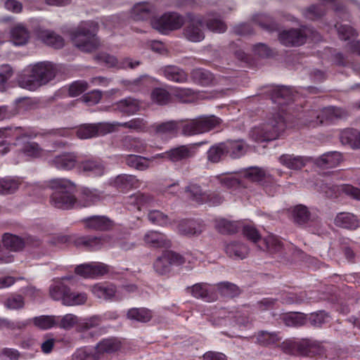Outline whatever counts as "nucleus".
Masks as SVG:
<instances>
[{
	"mask_svg": "<svg viewBox=\"0 0 360 360\" xmlns=\"http://www.w3.org/2000/svg\"><path fill=\"white\" fill-rule=\"evenodd\" d=\"M266 93L271 96L272 101L278 104V112L271 113L266 121L258 127L252 129L250 137L255 141L264 142L278 139L286 129L284 113H287L285 107L294 100L292 90L284 86H267Z\"/></svg>",
	"mask_w": 360,
	"mask_h": 360,
	"instance_id": "nucleus-1",
	"label": "nucleus"
},
{
	"mask_svg": "<svg viewBox=\"0 0 360 360\" xmlns=\"http://www.w3.org/2000/svg\"><path fill=\"white\" fill-rule=\"evenodd\" d=\"M56 244L73 245L85 251H97L103 248H119L127 251L135 247V242L130 234L120 236L103 234L94 235H58L54 238Z\"/></svg>",
	"mask_w": 360,
	"mask_h": 360,
	"instance_id": "nucleus-2",
	"label": "nucleus"
},
{
	"mask_svg": "<svg viewBox=\"0 0 360 360\" xmlns=\"http://www.w3.org/2000/svg\"><path fill=\"white\" fill-rule=\"evenodd\" d=\"M153 14V4L142 2L133 7L130 18L134 21L150 20L152 27L162 34L180 29L186 22L184 16L176 12L165 13L158 18H154Z\"/></svg>",
	"mask_w": 360,
	"mask_h": 360,
	"instance_id": "nucleus-3",
	"label": "nucleus"
},
{
	"mask_svg": "<svg viewBox=\"0 0 360 360\" xmlns=\"http://www.w3.org/2000/svg\"><path fill=\"white\" fill-rule=\"evenodd\" d=\"M56 76V70L50 62H39L30 66L18 82L20 86L30 91L46 84Z\"/></svg>",
	"mask_w": 360,
	"mask_h": 360,
	"instance_id": "nucleus-4",
	"label": "nucleus"
},
{
	"mask_svg": "<svg viewBox=\"0 0 360 360\" xmlns=\"http://www.w3.org/2000/svg\"><path fill=\"white\" fill-rule=\"evenodd\" d=\"M53 190L50 197V203L54 207L69 210L77 202L74 195L75 185L65 179H54L49 181Z\"/></svg>",
	"mask_w": 360,
	"mask_h": 360,
	"instance_id": "nucleus-5",
	"label": "nucleus"
},
{
	"mask_svg": "<svg viewBox=\"0 0 360 360\" xmlns=\"http://www.w3.org/2000/svg\"><path fill=\"white\" fill-rule=\"evenodd\" d=\"M97 24L91 21L82 22L71 32V39L79 50L84 52H92L99 46V40L96 37Z\"/></svg>",
	"mask_w": 360,
	"mask_h": 360,
	"instance_id": "nucleus-6",
	"label": "nucleus"
},
{
	"mask_svg": "<svg viewBox=\"0 0 360 360\" xmlns=\"http://www.w3.org/2000/svg\"><path fill=\"white\" fill-rule=\"evenodd\" d=\"M307 38L312 41H318L320 36L316 30L309 27L284 30L278 36L281 43L286 46L302 45Z\"/></svg>",
	"mask_w": 360,
	"mask_h": 360,
	"instance_id": "nucleus-7",
	"label": "nucleus"
},
{
	"mask_svg": "<svg viewBox=\"0 0 360 360\" xmlns=\"http://www.w3.org/2000/svg\"><path fill=\"white\" fill-rule=\"evenodd\" d=\"M50 295L55 300H61L65 305L73 306L86 302L87 295L84 292L72 291L61 282H56L50 287Z\"/></svg>",
	"mask_w": 360,
	"mask_h": 360,
	"instance_id": "nucleus-8",
	"label": "nucleus"
},
{
	"mask_svg": "<svg viewBox=\"0 0 360 360\" xmlns=\"http://www.w3.org/2000/svg\"><path fill=\"white\" fill-rule=\"evenodd\" d=\"M221 120L214 115H201L184 123L182 134L193 136L207 132L220 124Z\"/></svg>",
	"mask_w": 360,
	"mask_h": 360,
	"instance_id": "nucleus-9",
	"label": "nucleus"
},
{
	"mask_svg": "<svg viewBox=\"0 0 360 360\" xmlns=\"http://www.w3.org/2000/svg\"><path fill=\"white\" fill-rule=\"evenodd\" d=\"M282 350L288 354L310 356L320 353L319 344L313 340H285L281 345Z\"/></svg>",
	"mask_w": 360,
	"mask_h": 360,
	"instance_id": "nucleus-10",
	"label": "nucleus"
},
{
	"mask_svg": "<svg viewBox=\"0 0 360 360\" xmlns=\"http://www.w3.org/2000/svg\"><path fill=\"white\" fill-rule=\"evenodd\" d=\"M225 290V282L217 284L198 283L187 288L193 297L205 302H212L218 299L219 294H223Z\"/></svg>",
	"mask_w": 360,
	"mask_h": 360,
	"instance_id": "nucleus-11",
	"label": "nucleus"
},
{
	"mask_svg": "<svg viewBox=\"0 0 360 360\" xmlns=\"http://www.w3.org/2000/svg\"><path fill=\"white\" fill-rule=\"evenodd\" d=\"M319 187L320 192L330 198H338L342 194L360 200V189L350 184L334 185L328 183H322Z\"/></svg>",
	"mask_w": 360,
	"mask_h": 360,
	"instance_id": "nucleus-12",
	"label": "nucleus"
},
{
	"mask_svg": "<svg viewBox=\"0 0 360 360\" xmlns=\"http://www.w3.org/2000/svg\"><path fill=\"white\" fill-rule=\"evenodd\" d=\"M347 112L341 108L329 106L321 110L320 112H314L312 115L315 120H307L310 126H319L323 123L334 122L347 117Z\"/></svg>",
	"mask_w": 360,
	"mask_h": 360,
	"instance_id": "nucleus-13",
	"label": "nucleus"
},
{
	"mask_svg": "<svg viewBox=\"0 0 360 360\" xmlns=\"http://www.w3.org/2000/svg\"><path fill=\"white\" fill-rule=\"evenodd\" d=\"M187 23L184 29V35L190 41L200 42L205 38L202 31L204 18L189 13L186 15Z\"/></svg>",
	"mask_w": 360,
	"mask_h": 360,
	"instance_id": "nucleus-14",
	"label": "nucleus"
},
{
	"mask_svg": "<svg viewBox=\"0 0 360 360\" xmlns=\"http://www.w3.org/2000/svg\"><path fill=\"white\" fill-rule=\"evenodd\" d=\"M78 170L89 177H101L106 172L104 162L96 157H79Z\"/></svg>",
	"mask_w": 360,
	"mask_h": 360,
	"instance_id": "nucleus-15",
	"label": "nucleus"
},
{
	"mask_svg": "<svg viewBox=\"0 0 360 360\" xmlns=\"http://www.w3.org/2000/svg\"><path fill=\"white\" fill-rule=\"evenodd\" d=\"M185 263L184 257L180 254L166 250L154 262L153 267L157 273L164 275L169 273L171 270V266H180Z\"/></svg>",
	"mask_w": 360,
	"mask_h": 360,
	"instance_id": "nucleus-16",
	"label": "nucleus"
},
{
	"mask_svg": "<svg viewBox=\"0 0 360 360\" xmlns=\"http://www.w3.org/2000/svg\"><path fill=\"white\" fill-rule=\"evenodd\" d=\"M115 131V124L108 122L96 124H84L76 131L79 139H89L95 136H104Z\"/></svg>",
	"mask_w": 360,
	"mask_h": 360,
	"instance_id": "nucleus-17",
	"label": "nucleus"
},
{
	"mask_svg": "<svg viewBox=\"0 0 360 360\" xmlns=\"http://www.w3.org/2000/svg\"><path fill=\"white\" fill-rule=\"evenodd\" d=\"M186 192L189 193V197L193 201L199 204L208 203L215 206L222 202V198L218 194L204 192L200 186L195 184H190L186 186Z\"/></svg>",
	"mask_w": 360,
	"mask_h": 360,
	"instance_id": "nucleus-18",
	"label": "nucleus"
},
{
	"mask_svg": "<svg viewBox=\"0 0 360 360\" xmlns=\"http://www.w3.org/2000/svg\"><path fill=\"white\" fill-rule=\"evenodd\" d=\"M283 172L279 169H264L259 167H250L244 172V176L257 182H271L276 181L274 176L276 175L281 176Z\"/></svg>",
	"mask_w": 360,
	"mask_h": 360,
	"instance_id": "nucleus-19",
	"label": "nucleus"
},
{
	"mask_svg": "<svg viewBox=\"0 0 360 360\" xmlns=\"http://www.w3.org/2000/svg\"><path fill=\"white\" fill-rule=\"evenodd\" d=\"M37 136V133L31 127H8L0 128V146L6 145L4 138L12 137L16 141H19L23 138L34 139Z\"/></svg>",
	"mask_w": 360,
	"mask_h": 360,
	"instance_id": "nucleus-20",
	"label": "nucleus"
},
{
	"mask_svg": "<svg viewBox=\"0 0 360 360\" xmlns=\"http://www.w3.org/2000/svg\"><path fill=\"white\" fill-rule=\"evenodd\" d=\"M92 293L98 298L106 301L116 302L122 300L120 290L110 283L95 284L91 289Z\"/></svg>",
	"mask_w": 360,
	"mask_h": 360,
	"instance_id": "nucleus-21",
	"label": "nucleus"
},
{
	"mask_svg": "<svg viewBox=\"0 0 360 360\" xmlns=\"http://www.w3.org/2000/svg\"><path fill=\"white\" fill-rule=\"evenodd\" d=\"M94 58L99 63L105 64L108 68H115L117 69H126L127 68L134 69L140 64L139 61L133 62L129 58L119 61L115 56L105 52L98 53L95 56Z\"/></svg>",
	"mask_w": 360,
	"mask_h": 360,
	"instance_id": "nucleus-22",
	"label": "nucleus"
},
{
	"mask_svg": "<svg viewBox=\"0 0 360 360\" xmlns=\"http://www.w3.org/2000/svg\"><path fill=\"white\" fill-rule=\"evenodd\" d=\"M176 221V231L183 236H198L205 230V224L201 219H184Z\"/></svg>",
	"mask_w": 360,
	"mask_h": 360,
	"instance_id": "nucleus-23",
	"label": "nucleus"
},
{
	"mask_svg": "<svg viewBox=\"0 0 360 360\" xmlns=\"http://www.w3.org/2000/svg\"><path fill=\"white\" fill-rule=\"evenodd\" d=\"M122 341L116 337H109L101 340L95 347V352L99 359L101 356L111 355L120 351Z\"/></svg>",
	"mask_w": 360,
	"mask_h": 360,
	"instance_id": "nucleus-24",
	"label": "nucleus"
},
{
	"mask_svg": "<svg viewBox=\"0 0 360 360\" xmlns=\"http://www.w3.org/2000/svg\"><path fill=\"white\" fill-rule=\"evenodd\" d=\"M75 271L84 278H94L107 274L108 266L101 262H90L77 266Z\"/></svg>",
	"mask_w": 360,
	"mask_h": 360,
	"instance_id": "nucleus-25",
	"label": "nucleus"
},
{
	"mask_svg": "<svg viewBox=\"0 0 360 360\" xmlns=\"http://www.w3.org/2000/svg\"><path fill=\"white\" fill-rule=\"evenodd\" d=\"M79 157L75 152L62 153L54 157L52 165L59 170L70 171L75 167L78 169Z\"/></svg>",
	"mask_w": 360,
	"mask_h": 360,
	"instance_id": "nucleus-26",
	"label": "nucleus"
},
{
	"mask_svg": "<svg viewBox=\"0 0 360 360\" xmlns=\"http://www.w3.org/2000/svg\"><path fill=\"white\" fill-rule=\"evenodd\" d=\"M182 121L170 120L164 122H156L150 125V133L154 132L159 136H176L179 130L182 131Z\"/></svg>",
	"mask_w": 360,
	"mask_h": 360,
	"instance_id": "nucleus-27",
	"label": "nucleus"
},
{
	"mask_svg": "<svg viewBox=\"0 0 360 360\" xmlns=\"http://www.w3.org/2000/svg\"><path fill=\"white\" fill-rule=\"evenodd\" d=\"M110 184L119 191L126 193L140 187L141 181L134 175L122 174L111 179Z\"/></svg>",
	"mask_w": 360,
	"mask_h": 360,
	"instance_id": "nucleus-28",
	"label": "nucleus"
},
{
	"mask_svg": "<svg viewBox=\"0 0 360 360\" xmlns=\"http://www.w3.org/2000/svg\"><path fill=\"white\" fill-rule=\"evenodd\" d=\"M193 155L194 150L193 148L183 145L172 148L165 153L158 154L157 157L167 158L171 162H176L186 160Z\"/></svg>",
	"mask_w": 360,
	"mask_h": 360,
	"instance_id": "nucleus-29",
	"label": "nucleus"
},
{
	"mask_svg": "<svg viewBox=\"0 0 360 360\" xmlns=\"http://www.w3.org/2000/svg\"><path fill=\"white\" fill-rule=\"evenodd\" d=\"M81 221L87 229L94 231H108L112 226V223L105 216H91L83 218Z\"/></svg>",
	"mask_w": 360,
	"mask_h": 360,
	"instance_id": "nucleus-30",
	"label": "nucleus"
},
{
	"mask_svg": "<svg viewBox=\"0 0 360 360\" xmlns=\"http://www.w3.org/2000/svg\"><path fill=\"white\" fill-rule=\"evenodd\" d=\"M113 108L122 114L130 116L139 110L140 105L136 99L128 97L118 101L113 105Z\"/></svg>",
	"mask_w": 360,
	"mask_h": 360,
	"instance_id": "nucleus-31",
	"label": "nucleus"
},
{
	"mask_svg": "<svg viewBox=\"0 0 360 360\" xmlns=\"http://www.w3.org/2000/svg\"><path fill=\"white\" fill-rule=\"evenodd\" d=\"M143 240L146 244L152 248H169L171 245V241L167 236L159 231H148L145 234Z\"/></svg>",
	"mask_w": 360,
	"mask_h": 360,
	"instance_id": "nucleus-32",
	"label": "nucleus"
},
{
	"mask_svg": "<svg viewBox=\"0 0 360 360\" xmlns=\"http://www.w3.org/2000/svg\"><path fill=\"white\" fill-rule=\"evenodd\" d=\"M334 223L337 226L349 230H354L359 227L357 217L350 212L338 213L334 219Z\"/></svg>",
	"mask_w": 360,
	"mask_h": 360,
	"instance_id": "nucleus-33",
	"label": "nucleus"
},
{
	"mask_svg": "<svg viewBox=\"0 0 360 360\" xmlns=\"http://www.w3.org/2000/svg\"><path fill=\"white\" fill-rule=\"evenodd\" d=\"M280 163L290 169H301L304 167L309 158L304 156L284 154L279 157Z\"/></svg>",
	"mask_w": 360,
	"mask_h": 360,
	"instance_id": "nucleus-34",
	"label": "nucleus"
},
{
	"mask_svg": "<svg viewBox=\"0 0 360 360\" xmlns=\"http://www.w3.org/2000/svg\"><path fill=\"white\" fill-rule=\"evenodd\" d=\"M342 160V155L340 152L331 151L316 158L315 163L320 167L329 168L339 165Z\"/></svg>",
	"mask_w": 360,
	"mask_h": 360,
	"instance_id": "nucleus-35",
	"label": "nucleus"
},
{
	"mask_svg": "<svg viewBox=\"0 0 360 360\" xmlns=\"http://www.w3.org/2000/svg\"><path fill=\"white\" fill-rule=\"evenodd\" d=\"M165 77L172 82L184 83L188 80V74L181 68L175 65H168L162 70Z\"/></svg>",
	"mask_w": 360,
	"mask_h": 360,
	"instance_id": "nucleus-36",
	"label": "nucleus"
},
{
	"mask_svg": "<svg viewBox=\"0 0 360 360\" xmlns=\"http://www.w3.org/2000/svg\"><path fill=\"white\" fill-rule=\"evenodd\" d=\"M340 141L352 149L360 148V131L354 129H346L340 134Z\"/></svg>",
	"mask_w": 360,
	"mask_h": 360,
	"instance_id": "nucleus-37",
	"label": "nucleus"
},
{
	"mask_svg": "<svg viewBox=\"0 0 360 360\" xmlns=\"http://www.w3.org/2000/svg\"><path fill=\"white\" fill-rule=\"evenodd\" d=\"M116 318L117 314L111 312L105 313L103 316L95 315L84 320L83 322L79 323L78 327L79 330L85 331L99 326L103 320L115 319Z\"/></svg>",
	"mask_w": 360,
	"mask_h": 360,
	"instance_id": "nucleus-38",
	"label": "nucleus"
},
{
	"mask_svg": "<svg viewBox=\"0 0 360 360\" xmlns=\"http://www.w3.org/2000/svg\"><path fill=\"white\" fill-rule=\"evenodd\" d=\"M112 124H115V131L117 127L129 129L137 132H150V126L148 127L147 122L141 117H136L125 122H115Z\"/></svg>",
	"mask_w": 360,
	"mask_h": 360,
	"instance_id": "nucleus-39",
	"label": "nucleus"
},
{
	"mask_svg": "<svg viewBox=\"0 0 360 360\" xmlns=\"http://www.w3.org/2000/svg\"><path fill=\"white\" fill-rule=\"evenodd\" d=\"M124 162L131 168L145 171L149 168L151 160L137 155H127L124 156Z\"/></svg>",
	"mask_w": 360,
	"mask_h": 360,
	"instance_id": "nucleus-40",
	"label": "nucleus"
},
{
	"mask_svg": "<svg viewBox=\"0 0 360 360\" xmlns=\"http://www.w3.org/2000/svg\"><path fill=\"white\" fill-rule=\"evenodd\" d=\"M258 246L260 249L274 254L282 249L283 243L277 236L269 234L259 240Z\"/></svg>",
	"mask_w": 360,
	"mask_h": 360,
	"instance_id": "nucleus-41",
	"label": "nucleus"
},
{
	"mask_svg": "<svg viewBox=\"0 0 360 360\" xmlns=\"http://www.w3.org/2000/svg\"><path fill=\"white\" fill-rule=\"evenodd\" d=\"M148 219L151 224L162 227H172L176 222L175 219H171L168 215L156 210L148 212Z\"/></svg>",
	"mask_w": 360,
	"mask_h": 360,
	"instance_id": "nucleus-42",
	"label": "nucleus"
},
{
	"mask_svg": "<svg viewBox=\"0 0 360 360\" xmlns=\"http://www.w3.org/2000/svg\"><path fill=\"white\" fill-rule=\"evenodd\" d=\"M192 80L200 85L208 86L212 84L214 80L213 74L204 68H196L191 73Z\"/></svg>",
	"mask_w": 360,
	"mask_h": 360,
	"instance_id": "nucleus-43",
	"label": "nucleus"
},
{
	"mask_svg": "<svg viewBox=\"0 0 360 360\" xmlns=\"http://www.w3.org/2000/svg\"><path fill=\"white\" fill-rule=\"evenodd\" d=\"M255 337L258 344L266 347L275 345L281 340L279 333L266 330L259 331Z\"/></svg>",
	"mask_w": 360,
	"mask_h": 360,
	"instance_id": "nucleus-44",
	"label": "nucleus"
},
{
	"mask_svg": "<svg viewBox=\"0 0 360 360\" xmlns=\"http://www.w3.org/2000/svg\"><path fill=\"white\" fill-rule=\"evenodd\" d=\"M153 201V198L150 195L142 193H135L129 198V203L140 211L143 208L151 206Z\"/></svg>",
	"mask_w": 360,
	"mask_h": 360,
	"instance_id": "nucleus-45",
	"label": "nucleus"
},
{
	"mask_svg": "<svg viewBox=\"0 0 360 360\" xmlns=\"http://www.w3.org/2000/svg\"><path fill=\"white\" fill-rule=\"evenodd\" d=\"M123 147L129 151L142 153L146 150V144L141 139L127 136L122 140Z\"/></svg>",
	"mask_w": 360,
	"mask_h": 360,
	"instance_id": "nucleus-46",
	"label": "nucleus"
},
{
	"mask_svg": "<svg viewBox=\"0 0 360 360\" xmlns=\"http://www.w3.org/2000/svg\"><path fill=\"white\" fill-rule=\"evenodd\" d=\"M2 243L6 248L12 251H20L25 247V241L22 238L8 233L4 234Z\"/></svg>",
	"mask_w": 360,
	"mask_h": 360,
	"instance_id": "nucleus-47",
	"label": "nucleus"
},
{
	"mask_svg": "<svg viewBox=\"0 0 360 360\" xmlns=\"http://www.w3.org/2000/svg\"><path fill=\"white\" fill-rule=\"evenodd\" d=\"M283 321L288 326L300 327L307 322V317L304 314L290 312L284 315Z\"/></svg>",
	"mask_w": 360,
	"mask_h": 360,
	"instance_id": "nucleus-48",
	"label": "nucleus"
},
{
	"mask_svg": "<svg viewBox=\"0 0 360 360\" xmlns=\"http://www.w3.org/2000/svg\"><path fill=\"white\" fill-rule=\"evenodd\" d=\"M152 316V311L146 308H132L127 312L129 319L143 323L150 321Z\"/></svg>",
	"mask_w": 360,
	"mask_h": 360,
	"instance_id": "nucleus-49",
	"label": "nucleus"
},
{
	"mask_svg": "<svg viewBox=\"0 0 360 360\" xmlns=\"http://www.w3.org/2000/svg\"><path fill=\"white\" fill-rule=\"evenodd\" d=\"M40 37L48 45L56 49H60L64 45L63 38L53 32L45 30L41 32Z\"/></svg>",
	"mask_w": 360,
	"mask_h": 360,
	"instance_id": "nucleus-50",
	"label": "nucleus"
},
{
	"mask_svg": "<svg viewBox=\"0 0 360 360\" xmlns=\"http://www.w3.org/2000/svg\"><path fill=\"white\" fill-rule=\"evenodd\" d=\"M29 37L30 33L23 26H16L11 30V38L15 45L21 46L25 44Z\"/></svg>",
	"mask_w": 360,
	"mask_h": 360,
	"instance_id": "nucleus-51",
	"label": "nucleus"
},
{
	"mask_svg": "<svg viewBox=\"0 0 360 360\" xmlns=\"http://www.w3.org/2000/svg\"><path fill=\"white\" fill-rule=\"evenodd\" d=\"M81 198L84 201L83 206L89 207L101 200V193L97 189L85 188L82 191Z\"/></svg>",
	"mask_w": 360,
	"mask_h": 360,
	"instance_id": "nucleus-52",
	"label": "nucleus"
},
{
	"mask_svg": "<svg viewBox=\"0 0 360 360\" xmlns=\"http://www.w3.org/2000/svg\"><path fill=\"white\" fill-rule=\"evenodd\" d=\"M19 179L4 178L0 179V193L11 194L14 193L19 187Z\"/></svg>",
	"mask_w": 360,
	"mask_h": 360,
	"instance_id": "nucleus-53",
	"label": "nucleus"
},
{
	"mask_svg": "<svg viewBox=\"0 0 360 360\" xmlns=\"http://www.w3.org/2000/svg\"><path fill=\"white\" fill-rule=\"evenodd\" d=\"M326 13V6L323 4H314L309 6L304 11L306 18L316 20L321 18Z\"/></svg>",
	"mask_w": 360,
	"mask_h": 360,
	"instance_id": "nucleus-54",
	"label": "nucleus"
},
{
	"mask_svg": "<svg viewBox=\"0 0 360 360\" xmlns=\"http://www.w3.org/2000/svg\"><path fill=\"white\" fill-rule=\"evenodd\" d=\"M224 153L225 144L223 143L215 144L207 150V160L212 163H217L221 160Z\"/></svg>",
	"mask_w": 360,
	"mask_h": 360,
	"instance_id": "nucleus-55",
	"label": "nucleus"
},
{
	"mask_svg": "<svg viewBox=\"0 0 360 360\" xmlns=\"http://www.w3.org/2000/svg\"><path fill=\"white\" fill-rule=\"evenodd\" d=\"M226 153L232 158H238L245 153L244 143L240 141H231L226 143Z\"/></svg>",
	"mask_w": 360,
	"mask_h": 360,
	"instance_id": "nucleus-56",
	"label": "nucleus"
},
{
	"mask_svg": "<svg viewBox=\"0 0 360 360\" xmlns=\"http://www.w3.org/2000/svg\"><path fill=\"white\" fill-rule=\"evenodd\" d=\"M22 152L27 156L32 158H39L43 155L44 150L40 146L33 141H27L24 143L22 148Z\"/></svg>",
	"mask_w": 360,
	"mask_h": 360,
	"instance_id": "nucleus-57",
	"label": "nucleus"
},
{
	"mask_svg": "<svg viewBox=\"0 0 360 360\" xmlns=\"http://www.w3.org/2000/svg\"><path fill=\"white\" fill-rule=\"evenodd\" d=\"M32 321L36 327L42 330L50 329L56 325L54 316H36L32 319Z\"/></svg>",
	"mask_w": 360,
	"mask_h": 360,
	"instance_id": "nucleus-58",
	"label": "nucleus"
},
{
	"mask_svg": "<svg viewBox=\"0 0 360 360\" xmlns=\"http://www.w3.org/2000/svg\"><path fill=\"white\" fill-rule=\"evenodd\" d=\"M72 360H98L95 350L88 347L77 349L72 354Z\"/></svg>",
	"mask_w": 360,
	"mask_h": 360,
	"instance_id": "nucleus-59",
	"label": "nucleus"
},
{
	"mask_svg": "<svg viewBox=\"0 0 360 360\" xmlns=\"http://www.w3.org/2000/svg\"><path fill=\"white\" fill-rule=\"evenodd\" d=\"M252 21L263 29L271 31L275 28L272 18L267 14L258 13L252 17Z\"/></svg>",
	"mask_w": 360,
	"mask_h": 360,
	"instance_id": "nucleus-60",
	"label": "nucleus"
},
{
	"mask_svg": "<svg viewBox=\"0 0 360 360\" xmlns=\"http://www.w3.org/2000/svg\"><path fill=\"white\" fill-rule=\"evenodd\" d=\"M174 95L182 103H191L196 97L193 90L184 88H176L174 91Z\"/></svg>",
	"mask_w": 360,
	"mask_h": 360,
	"instance_id": "nucleus-61",
	"label": "nucleus"
},
{
	"mask_svg": "<svg viewBox=\"0 0 360 360\" xmlns=\"http://www.w3.org/2000/svg\"><path fill=\"white\" fill-rule=\"evenodd\" d=\"M292 216L296 223L302 224L309 219V212L307 207L300 205L294 207Z\"/></svg>",
	"mask_w": 360,
	"mask_h": 360,
	"instance_id": "nucleus-62",
	"label": "nucleus"
},
{
	"mask_svg": "<svg viewBox=\"0 0 360 360\" xmlns=\"http://www.w3.org/2000/svg\"><path fill=\"white\" fill-rule=\"evenodd\" d=\"M151 99L159 105H165L170 100V95L165 89L155 88L151 93Z\"/></svg>",
	"mask_w": 360,
	"mask_h": 360,
	"instance_id": "nucleus-63",
	"label": "nucleus"
},
{
	"mask_svg": "<svg viewBox=\"0 0 360 360\" xmlns=\"http://www.w3.org/2000/svg\"><path fill=\"white\" fill-rule=\"evenodd\" d=\"M248 253V248L242 244L226 246V254L230 257H236L239 259H243Z\"/></svg>",
	"mask_w": 360,
	"mask_h": 360,
	"instance_id": "nucleus-64",
	"label": "nucleus"
}]
</instances>
